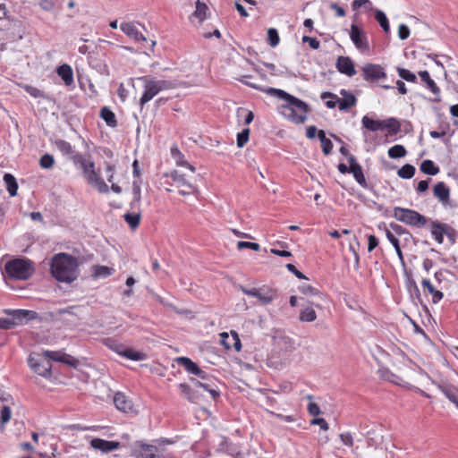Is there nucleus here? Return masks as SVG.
Masks as SVG:
<instances>
[{"label":"nucleus","mask_w":458,"mask_h":458,"mask_svg":"<svg viewBox=\"0 0 458 458\" xmlns=\"http://www.w3.org/2000/svg\"><path fill=\"white\" fill-rule=\"evenodd\" d=\"M267 94L284 100L285 103L280 106V114L288 121L294 123H303L307 119L309 106L304 101L287 93L286 91L275 88L263 89Z\"/></svg>","instance_id":"nucleus-1"},{"label":"nucleus","mask_w":458,"mask_h":458,"mask_svg":"<svg viewBox=\"0 0 458 458\" xmlns=\"http://www.w3.org/2000/svg\"><path fill=\"white\" fill-rule=\"evenodd\" d=\"M50 269L52 276L63 283H72L79 276L77 259L66 253L56 254L52 259Z\"/></svg>","instance_id":"nucleus-2"},{"label":"nucleus","mask_w":458,"mask_h":458,"mask_svg":"<svg viewBox=\"0 0 458 458\" xmlns=\"http://www.w3.org/2000/svg\"><path fill=\"white\" fill-rule=\"evenodd\" d=\"M74 166L82 171V174L87 182L96 188L100 193H107L109 191L108 185L101 178L99 171L96 170L95 163L91 158H87L83 154L72 157Z\"/></svg>","instance_id":"nucleus-3"},{"label":"nucleus","mask_w":458,"mask_h":458,"mask_svg":"<svg viewBox=\"0 0 458 458\" xmlns=\"http://www.w3.org/2000/svg\"><path fill=\"white\" fill-rule=\"evenodd\" d=\"M143 83V94L140 98V106L141 108L149 102L159 92L171 89L173 83L169 81L157 80L155 77L142 76L137 79Z\"/></svg>","instance_id":"nucleus-4"},{"label":"nucleus","mask_w":458,"mask_h":458,"mask_svg":"<svg viewBox=\"0 0 458 458\" xmlns=\"http://www.w3.org/2000/svg\"><path fill=\"white\" fill-rule=\"evenodd\" d=\"M4 270L10 278L24 281L34 274L35 266L28 259H14L4 265Z\"/></svg>","instance_id":"nucleus-5"},{"label":"nucleus","mask_w":458,"mask_h":458,"mask_svg":"<svg viewBox=\"0 0 458 458\" xmlns=\"http://www.w3.org/2000/svg\"><path fill=\"white\" fill-rule=\"evenodd\" d=\"M393 216L396 220L411 226L420 227L424 226L427 223V218L419 212L401 207H395L394 208Z\"/></svg>","instance_id":"nucleus-6"},{"label":"nucleus","mask_w":458,"mask_h":458,"mask_svg":"<svg viewBox=\"0 0 458 458\" xmlns=\"http://www.w3.org/2000/svg\"><path fill=\"white\" fill-rule=\"evenodd\" d=\"M241 291L248 296L256 298L257 302L260 305L270 304L277 297L276 290L265 285L259 288H246L241 286Z\"/></svg>","instance_id":"nucleus-7"},{"label":"nucleus","mask_w":458,"mask_h":458,"mask_svg":"<svg viewBox=\"0 0 458 458\" xmlns=\"http://www.w3.org/2000/svg\"><path fill=\"white\" fill-rule=\"evenodd\" d=\"M28 364L38 375L44 377H49L51 376L52 364L44 352L41 353L32 352L28 358Z\"/></svg>","instance_id":"nucleus-8"},{"label":"nucleus","mask_w":458,"mask_h":458,"mask_svg":"<svg viewBox=\"0 0 458 458\" xmlns=\"http://www.w3.org/2000/svg\"><path fill=\"white\" fill-rule=\"evenodd\" d=\"M164 177L170 178L174 186L179 188V194L182 196L194 194L198 191V188L196 185L190 182L183 174H180L178 171H172L170 174H165Z\"/></svg>","instance_id":"nucleus-9"},{"label":"nucleus","mask_w":458,"mask_h":458,"mask_svg":"<svg viewBox=\"0 0 458 458\" xmlns=\"http://www.w3.org/2000/svg\"><path fill=\"white\" fill-rule=\"evenodd\" d=\"M350 38L354 46L361 51L369 50V41L366 33L356 24H352L350 29Z\"/></svg>","instance_id":"nucleus-10"},{"label":"nucleus","mask_w":458,"mask_h":458,"mask_svg":"<svg viewBox=\"0 0 458 458\" xmlns=\"http://www.w3.org/2000/svg\"><path fill=\"white\" fill-rule=\"evenodd\" d=\"M363 79L368 81H376L386 78V73L379 64H367L362 67Z\"/></svg>","instance_id":"nucleus-11"},{"label":"nucleus","mask_w":458,"mask_h":458,"mask_svg":"<svg viewBox=\"0 0 458 458\" xmlns=\"http://www.w3.org/2000/svg\"><path fill=\"white\" fill-rule=\"evenodd\" d=\"M432 383L458 410V386L449 384L447 382L432 381Z\"/></svg>","instance_id":"nucleus-12"},{"label":"nucleus","mask_w":458,"mask_h":458,"mask_svg":"<svg viewBox=\"0 0 458 458\" xmlns=\"http://www.w3.org/2000/svg\"><path fill=\"white\" fill-rule=\"evenodd\" d=\"M6 313L12 317L15 327L33 320L38 317L36 311L27 310H6Z\"/></svg>","instance_id":"nucleus-13"},{"label":"nucleus","mask_w":458,"mask_h":458,"mask_svg":"<svg viewBox=\"0 0 458 458\" xmlns=\"http://www.w3.org/2000/svg\"><path fill=\"white\" fill-rule=\"evenodd\" d=\"M110 347L119 355L131 360L139 361L143 360L146 358V355L143 352L128 348L123 344H114Z\"/></svg>","instance_id":"nucleus-14"},{"label":"nucleus","mask_w":458,"mask_h":458,"mask_svg":"<svg viewBox=\"0 0 458 458\" xmlns=\"http://www.w3.org/2000/svg\"><path fill=\"white\" fill-rule=\"evenodd\" d=\"M44 353L47 358L49 359L50 362L51 360L59 361L71 366H75L77 363V360L73 356L60 351H44Z\"/></svg>","instance_id":"nucleus-15"},{"label":"nucleus","mask_w":458,"mask_h":458,"mask_svg":"<svg viewBox=\"0 0 458 458\" xmlns=\"http://www.w3.org/2000/svg\"><path fill=\"white\" fill-rule=\"evenodd\" d=\"M90 445L96 450H99L102 453H109L117 450L120 447V442L117 441H107L101 438H93L90 441Z\"/></svg>","instance_id":"nucleus-16"},{"label":"nucleus","mask_w":458,"mask_h":458,"mask_svg":"<svg viewBox=\"0 0 458 458\" xmlns=\"http://www.w3.org/2000/svg\"><path fill=\"white\" fill-rule=\"evenodd\" d=\"M430 232L433 238L439 244L443 243L445 234L448 237H451V233H449V226L446 224H441L437 221H433L431 223Z\"/></svg>","instance_id":"nucleus-17"},{"label":"nucleus","mask_w":458,"mask_h":458,"mask_svg":"<svg viewBox=\"0 0 458 458\" xmlns=\"http://www.w3.org/2000/svg\"><path fill=\"white\" fill-rule=\"evenodd\" d=\"M336 69L339 72L352 77L356 74L354 64L348 56H339L336 61Z\"/></svg>","instance_id":"nucleus-18"},{"label":"nucleus","mask_w":458,"mask_h":458,"mask_svg":"<svg viewBox=\"0 0 458 458\" xmlns=\"http://www.w3.org/2000/svg\"><path fill=\"white\" fill-rule=\"evenodd\" d=\"M220 337L221 344L225 347V349L230 350L233 347L236 352L241 351L242 344L236 332L232 331L231 335L227 333H222L220 334Z\"/></svg>","instance_id":"nucleus-19"},{"label":"nucleus","mask_w":458,"mask_h":458,"mask_svg":"<svg viewBox=\"0 0 458 458\" xmlns=\"http://www.w3.org/2000/svg\"><path fill=\"white\" fill-rule=\"evenodd\" d=\"M350 173L352 174L356 182L362 187H366L367 182L363 174L362 168L360 164L357 163L354 156L349 157Z\"/></svg>","instance_id":"nucleus-20"},{"label":"nucleus","mask_w":458,"mask_h":458,"mask_svg":"<svg viewBox=\"0 0 458 458\" xmlns=\"http://www.w3.org/2000/svg\"><path fill=\"white\" fill-rule=\"evenodd\" d=\"M120 29L126 36L135 41L140 42L146 40V38L139 31L134 22H123L120 25Z\"/></svg>","instance_id":"nucleus-21"},{"label":"nucleus","mask_w":458,"mask_h":458,"mask_svg":"<svg viewBox=\"0 0 458 458\" xmlns=\"http://www.w3.org/2000/svg\"><path fill=\"white\" fill-rule=\"evenodd\" d=\"M434 196L443 204L446 205L450 199V190L445 182H439L433 188Z\"/></svg>","instance_id":"nucleus-22"},{"label":"nucleus","mask_w":458,"mask_h":458,"mask_svg":"<svg viewBox=\"0 0 458 458\" xmlns=\"http://www.w3.org/2000/svg\"><path fill=\"white\" fill-rule=\"evenodd\" d=\"M340 94L342 98H338L339 110H347L348 108L355 106L356 98L352 93L347 91L346 89H341Z\"/></svg>","instance_id":"nucleus-23"},{"label":"nucleus","mask_w":458,"mask_h":458,"mask_svg":"<svg viewBox=\"0 0 458 458\" xmlns=\"http://www.w3.org/2000/svg\"><path fill=\"white\" fill-rule=\"evenodd\" d=\"M114 403L115 407L123 412H129L132 411L131 401L123 393H116L114 396Z\"/></svg>","instance_id":"nucleus-24"},{"label":"nucleus","mask_w":458,"mask_h":458,"mask_svg":"<svg viewBox=\"0 0 458 458\" xmlns=\"http://www.w3.org/2000/svg\"><path fill=\"white\" fill-rule=\"evenodd\" d=\"M56 72L58 76L64 81L65 86L69 87L73 84V72L69 64H64L58 66Z\"/></svg>","instance_id":"nucleus-25"},{"label":"nucleus","mask_w":458,"mask_h":458,"mask_svg":"<svg viewBox=\"0 0 458 458\" xmlns=\"http://www.w3.org/2000/svg\"><path fill=\"white\" fill-rule=\"evenodd\" d=\"M170 152L171 157L174 158L177 165L187 167L192 173L195 172V167L191 165L187 160H185L184 155L179 150V148L176 146H172Z\"/></svg>","instance_id":"nucleus-26"},{"label":"nucleus","mask_w":458,"mask_h":458,"mask_svg":"<svg viewBox=\"0 0 458 458\" xmlns=\"http://www.w3.org/2000/svg\"><path fill=\"white\" fill-rule=\"evenodd\" d=\"M56 148L64 155L67 156L70 160L72 161V157L78 155L79 152H75L73 147L70 142L64 140H56L55 141Z\"/></svg>","instance_id":"nucleus-27"},{"label":"nucleus","mask_w":458,"mask_h":458,"mask_svg":"<svg viewBox=\"0 0 458 458\" xmlns=\"http://www.w3.org/2000/svg\"><path fill=\"white\" fill-rule=\"evenodd\" d=\"M208 11V5L200 0H197L195 3V11L191 16V19H196L198 20L199 24H201L207 17Z\"/></svg>","instance_id":"nucleus-28"},{"label":"nucleus","mask_w":458,"mask_h":458,"mask_svg":"<svg viewBox=\"0 0 458 458\" xmlns=\"http://www.w3.org/2000/svg\"><path fill=\"white\" fill-rule=\"evenodd\" d=\"M176 362L178 365L183 367L185 370L190 374H199L200 373L199 367L193 362L190 358L187 357H178L176 359Z\"/></svg>","instance_id":"nucleus-29"},{"label":"nucleus","mask_w":458,"mask_h":458,"mask_svg":"<svg viewBox=\"0 0 458 458\" xmlns=\"http://www.w3.org/2000/svg\"><path fill=\"white\" fill-rule=\"evenodd\" d=\"M178 388L182 394L191 403H196L199 400L198 393L190 387L187 384L181 383L178 385Z\"/></svg>","instance_id":"nucleus-30"},{"label":"nucleus","mask_w":458,"mask_h":458,"mask_svg":"<svg viewBox=\"0 0 458 458\" xmlns=\"http://www.w3.org/2000/svg\"><path fill=\"white\" fill-rule=\"evenodd\" d=\"M386 129L388 135H396L401 131V124L395 118L382 120V130Z\"/></svg>","instance_id":"nucleus-31"},{"label":"nucleus","mask_w":458,"mask_h":458,"mask_svg":"<svg viewBox=\"0 0 458 458\" xmlns=\"http://www.w3.org/2000/svg\"><path fill=\"white\" fill-rule=\"evenodd\" d=\"M362 127L370 131H382V120H375L369 115H364L361 119Z\"/></svg>","instance_id":"nucleus-32"},{"label":"nucleus","mask_w":458,"mask_h":458,"mask_svg":"<svg viewBox=\"0 0 458 458\" xmlns=\"http://www.w3.org/2000/svg\"><path fill=\"white\" fill-rule=\"evenodd\" d=\"M421 284L424 290H427L432 295L433 303H438L443 299V293L436 290L428 279H423Z\"/></svg>","instance_id":"nucleus-33"},{"label":"nucleus","mask_w":458,"mask_h":458,"mask_svg":"<svg viewBox=\"0 0 458 458\" xmlns=\"http://www.w3.org/2000/svg\"><path fill=\"white\" fill-rule=\"evenodd\" d=\"M157 448L151 445H141L138 458H161L157 454Z\"/></svg>","instance_id":"nucleus-34"},{"label":"nucleus","mask_w":458,"mask_h":458,"mask_svg":"<svg viewBox=\"0 0 458 458\" xmlns=\"http://www.w3.org/2000/svg\"><path fill=\"white\" fill-rule=\"evenodd\" d=\"M100 117L110 127H115L117 125L114 113L107 106H104L101 108Z\"/></svg>","instance_id":"nucleus-35"},{"label":"nucleus","mask_w":458,"mask_h":458,"mask_svg":"<svg viewBox=\"0 0 458 458\" xmlns=\"http://www.w3.org/2000/svg\"><path fill=\"white\" fill-rule=\"evenodd\" d=\"M4 182L6 184V189L10 196L14 197L17 194L18 184L15 177L11 174H4Z\"/></svg>","instance_id":"nucleus-36"},{"label":"nucleus","mask_w":458,"mask_h":458,"mask_svg":"<svg viewBox=\"0 0 458 458\" xmlns=\"http://www.w3.org/2000/svg\"><path fill=\"white\" fill-rule=\"evenodd\" d=\"M419 76L420 77L422 81L427 83L428 88L431 90L432 93L439 94L440 89L437 86L436 82L430 78L428 71H420L419 72Z\"/></svg>","instance_id":"nucleus-37"},{"label":"nucleus","mask_w":458,"mask_h":458,"mask_svg":"<svg viewBox=\"0 0 458 458\" xmlns=\"http://www.w3.org/2000/svg\"><path fill=\"white\" fill-rule=\"evenodd\" d=\"M374 12H375L376 21L379 23L382 30L386 33H388L390 31V25H389V21H388L386 15L385 14V13L383 11L378 10V9L374 10Z\"/></svg>","instance_id":"nucleus-38"},{"label":"nucleus","mask_w":458,"mask_h":458,"mask_svg":"<svg viewBox=\"0 0 458 458\" xmlns=\"http://www.w3.org/2000/svg\"><path fill=\"white\" fill-rule=\"evenodd\" d=\"M420 170L428 175H436L439 172V168L429 159L424 160L420 164Z\"/></svg>","instance_id":"nucleus-39"},{"label":"nucleus","mask_w":458,"mask_h":458,"mask_svg":"<svg viewBox=\"0 0 458 458\" xmlns=\"http://www.w3.org/2000/svg\"><path fill=\"white\" fill-rule=\"evenodd\" d=\"M299 318L302 322H313L317 318V313L312 307H306L301 310Z\"/></svg>","instance_id":"nucleus-40"},{"label":"nucleus","mask_w":458,"mask_h":458,"mask_svg":"<svg viewBox=\"0 0 458 458\" xmlns=\"http://www.w3.org/2000/svg\"><path fill=\"white\" fill-rule=\"evenodd\" d=\"M415 172L416 169L412 165L406 164L397 171V174L402 179H411L414 176Z\"/></svg>","instance_id":"nucleus-41"},{"label":"nucleus","mask_w":458,"mask_h":458,"mask_svg":"<svg viewBox=\"0 0 458 458\" xmlns=\"http://www.w3.org/2000/svg\"><path fill=\"white\" fill-rule=\"evenodd\" d=\"M387 154L390 158L395 159L405 157L407 151L403 145L396 144L388 149Z\"/></svg>","instance_id":"nucleus-42"},{"label":"nucleus","mask_w":458,"mask_h":458,"mask_svg":"<svg viewBox=\"0 0 458 458\" xmlns=\"http://www.w3.org/2000/svg\"><path fill=\"white\" fill-rule=\"evenodd\" d=\"M321 99L327 100L326 106L327 108H335L338 105V97L331 92H323L320 96Z\"/></svg>","instance_id":"nucleus-43"},{"label":"nucleus","mask_w":458,"mask_h":458,"mask_svg":"<svg viewBox=\"0 0 458 458\" xmlns=\"http://www.w3.org/2000/svg\"><path fill=\"white\" fill-rule=\"evenodd\" d=\"M124 220L128 223L131 228H136L140 224V213H126L123 215Z\"/></svg>","instance_id":"nucleus-44"},{"label":"nucleus","mask_w":458,"mask_h":458,"mask_svg":"<svg viewBox=\"0 0 458 458\" xmlns=\"http://www.w3.org/2000/svg\"><path fill=\"white\" fill-rule=\"evenodd\" d=\"M398 75L403 79L409 82H416L417 77L411 71L404 68H397Z\"/></svg>","instance_id":"nucleus-45"},{"label":"nucleus","mask_w":458,"mask_h":458,"mask_svg":"<svg viewBox=\"0 0 458 458\" xmlns=\"http://www.w3.org/2000/svg\"><path fill=\"white\" fill-rule=\"evenodd\" d=\"M353 10H357L360 7H364L367 11H373V4L370 0H353L352 3Z\"/></svg>","instance_id":"nucleus-46"},{"label":"nucleus","mask_w":458,"mask_h":458,"mask_svg":"<svg viewBox=\"0 0 458 458\" xmlns=\"http://www.w3.org/2000/svg\"><path fill=\"white\" fill-rule=\"evenodd\" d=\"M55 164L54 157L50 154H45L40 157L39 165L44 169H50Z\"/></svg>","instance_id":"nucleus-47"},{"label":"nucleus","mask_w":458,"mask_h":458,"mask_svg":"<svg viewBox=\"0 0 458 458\" xmlns=\"http://www.w3.org/2000/svg\"><path fill=\"white\" fill-rule=\"evenodd\" d=\"M267 39H268L269 45L272 47H275L279 44L280 38H279L278 32L276 29L271 28L267 30Z\"/></svg>","instance_id":"nucleus-48"},{"label":"nucleus","mask_w":458,"mask_h":458,"mask_svg":"<svg viewBox=\"0 0 458 458\" xmlns=\"http://www.w3.org/2000/svg\"><path fill=\"white\" fill-rule=\"evenodd\" d=\"M95 276L98 277H106L113 274V268L106 266H97L94 270Z\"/></svg>","instance_id":"nucleus-49"},{"label":"nucleus","mask_w":458,"mask_h":458,"mask_svg":"<svg viewBox=\"0 0 458 458\" xmlns=\"http://www.w3.org/2000/svg\"><path fill=\"white\" fill-rule=\"evenodd\" d=\"M250 130L244 129L237 135V146L242 148L249 140Z\"/></svg>","instance_id":"nucleus-50"},{"label":"nucleus","mask_w":458,"mask_h":458,"mask_svg":"<svg viewBox=\"0 0 458 458\" xmlns=\"http://www.w3.org/2000/svg\"><path fill=\"white\" fill-rule=\"evenodd\" d=\"M237 248H238V250L251 249L255 251H258V250H259L260 246H259V244H258L256 242H238Z\"/></svg>","instance_id":"nucleus-51"},{"label":"nucleus","mask_w":458,"mask_h":458,"mask_svg":"<svg viewBox=\"0 0 458 458\" xmlns=\"http://www.w3.org/2000/svg\"><path fill=\"white\" fill-rule=\"evenodd\" d=\"M12 417V411L8 406H4L1 410V424L4 425L10 421Z\"/></svg>","instance_id":"nucleus-52"},{"label":"nucleus","mask_w":458,"mask_h":458,"mask_svg":"<svg viewBox=\"0 0 458 458\" xmlns=\"http://www.w3.org/2000/svg\"><path fill=\"white\" fill-rule=\"evenodd\" d=\"M383 227L386 236L393 247L395 248L396 246L400 245L399 240L394 235V233L388 228H386L385 225H383Z\"/></svg>","instance_id":"nucleus-53"},{"label":"nucleus","mask_w":458,"mask_h":458,"mask_svg":"<svg viewBox=\"0 0 458 458\" xmlns=\"http://www.w3.org/2000/svg\"><path fill=\"white\" fill-rule=\"evenodd\" d=\"M410 36V29L405 24H400L398 27V37L400 39L404 40Z\"/></svg>","instance_id":"nucleus-54"},{"label":"nucleus","mask_w":458,"mask_h":458,"mask_svg":"<svg viewBox=\"0 0 458 458\" xmlns=\"http://www.w3.org/2000/svg\"><path fill=\"white\" fill-rule=\"evenodd\" d=\"M302 42L309 43L310 48L315 50L318 49L320 46V42L316 38H311L309 36H303Z\"/></svg>","instance_id":"nucleus-55"},{"label":"nucleus","mask_w":458,"mask_h":458,"mask_svg":"<svg viewBox=\"0 0 458 458\" xmlns=\"http://www.w3.org/2000/svg\"><path fill=\"white\" fill-rule=\"evenodd\" d=\"M340 439L342 443L346 446L351 447L353 445V438L350 432L340 434Z\"/></svg>","instance_id":"nucleus-56"},{"label":"nucleus","mask_w":458,"mask_h":458,"mask_svg":"<svg viewBox=\"0 0 458 458\" xmlns=\"http://www.w3.org/2000/svg\"><path fill=\"white\" fill-rule=\"evenodd\" d=\"M311 424L312 425H318L319 428L324 430V431H327L328 430L329 428V426H328V423L326 421L325 419L323 418H316V419H313L311 420Z\"/></svg>","instance_id":"nucleus-57"},{"label":"nucleus","mask_w":458,"mask_h":458,"mask_svg":"<svg viewBox=\"0 0 458 458\" xmlns=\"http://www.w3.org/2000/svg\"><path fill=\"white\" fill-rule=\"evenodd\" d=\"M14 323L13 320L11 318H0V328L1 329H12L13 328Z\"/></svg>","instance_id":"nucleus-58"},{"label":"nucleus","mask_w":458,"mask_h":458,"mask_svg":"<svg viewBox=\"0 0 458 458\" xmlns=\"http://www.w3.org/2000/svg\"><path fill=\"white\" fill-rule=\"evenodd\" d=\"M286 268L289 272L293 273L297 278L299 279H306V276L299 271L294 265L293 264H287Z\"/></svg>","instance_id":"nucleus-59"},{"label":"nucleus","mask_w":458,"mask_h":458,"mask_svg":"<svg viewBox=\"0 0 458 458\" xmlns=\"http://www.w3.org/2000/svg\"><path fill=\"white\" fill-rule=\"evenodd\" d=\"M378 245V240L375 235L368 236V250L371 252Z\"/></svg>","instance_id":"nucleus-60"},{"label":"nucleus","mask_w":458,"mask_h":458,"mask_svg":"<svg viewBox=\"0 0 458 458\" xmlns=\"http://www.w3.org/2000/svg\"><path fill=\"white\" fill-rule=\"evenodd\" d=\"M308 411L312 416H318L320 414V408L316 403H310L308 404Z\"/></svg>","instance_id":"nucleus-61"},{"label":"nucleus","mask_w":458,"mask_h":458,"mask_svg":"<svg viewBox=\"0 0 458 458\" xmlns=\"http://www.w3.org/2000/svg\"><path fill=\"white\" fill-rule=\"evenodd\" d=\"M39 5L45 11H51L55 6L54 0H40Z\"/></svg>","instance_id":"nucleus-62"},{"label":"nucleus","mask_w":458,"mask_h":458,"mask_svg":"<svg viewBox=\"0 0 458 458\" xmlns=\"http://www.w3.org/2000/svg\"><path fill=\"white\" fill-rule=\"evenodd\" d=\"M321 146H322V151L324 152L325 155H329L331 153V151L333 149V143L329 139H327V140L322 142Z\"/></svg>","instance_id":"nucleus-63"},{"label":"nucleus","mask_w":458,"mask_h":458,"mask_svg":"<svg viewBox=\"0 0 458 458\" xmlns=\"http://www.w3.org/2000/svg\"><path fill=\"white\" fill-rule=\"evenodd\" d=\"M301 293H303L304 294H307V295L318 294L317 289L309 284H305V285L301 286Z\"/></svg>","instance_id":"nucleus-64"}]
</instances>
